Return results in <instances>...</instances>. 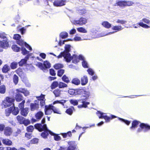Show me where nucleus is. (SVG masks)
Instances as JSON below:
<instances>
[{
    "label": "nucleus",
    "instance_id": "f257e3e1",
    "mask_svg": "<svg viewBox=\"0 0 150 150\" xmlns=\"http://www.w3.org/2000/svg\"><path fill=\"white\" fill-rule=\"evenodd\" d=\"M140 124L139 127L137 130V133H139L142 132H147L150 130V125L147 123H141L140 121L136 120H133L132 123V126L130 127V129L132 130H134L137 127L138 125Z\"/></svg>",
    "mask_w": 150,
    "mask_h": 150
},
{
    "label": "nucleus",
    "instance_id": "f03ea898",
    "mask_svg": "<svg viewBox=\"0 0 150 150\" xmlns=\"http://www.w3.org/2000/svg\"><path fill=\"white\" fill-rule=\"evenodd\" d=\"M96 114L100 119H104L106 122H109L112 119L117 118L119 120L129 125L131 123V121L117 117L114 115H111L110 117L107 115L106 113H103L100 111H98Z\"/></svg>",
    "mask_w": 150,
    "mask_h": 150
},
{
    "label": "nucleus",
    "instance_id": "7ed1b4c3",
    "mask_svg": "<svg viewBox=\"0 0 150 150\" xmlns=\"http://www.w3.org/2000/svg\"><path fill=\"white\" fill-rule=\"evenodd\" d=\"M35 129H38L39 132H42L40 134L41 136L43 138H47L49 134L52 135L53 133L48 128L46 124L42 125L41 124L37 123L35 125Z\"/></svg>",
    "mask_w": 150,
    "mask_h": 150
},
{
    "label": "nucleus",
    "instance_id": "20e7f679",
    "mask_svg": "<svg viewBox=\"0 0 150 150\" xmlns=\"http://www.w3.org/2000/svg\"><path fill=\"white\" fill-rule=\"evenodd\" d=\"M16 93L15 96V100L18 102L22 101L23 99V97L21 93H23L25 96H28L29 95V92L27 89L25 88H19L16 90Z\"/></svg>",
    "mask_w": 150,
    "mask_h": 150
},
{
    "label": "nucleus",
    "instance_id": "39448f33",
    "mask_svg": "<svg viewBox=\"0 0 150 150\" xmlns=\"http://www.w3.org/2000/svg\"><path fill=\"white\" fill-rule=\"evenodd\" d=\"M21 36L18 34H14L13 37V39L16 40V42L17 44L20 46L25 45V47L29 50L31 51L32 50L31 47L26 42H24L21 39Z\"/></svg>",
    "mask_w": 150,
    "mask_h": 150
},
{
    "label": "nucleus",
    "instance_id": "423d86ee",
    "mask_svg": "<svg viewBox=\"0 0 150 150\" xmlns=\"http://www.w3.org/2000/svg\"><path fill=\"white\" fill-rule=\"evenodd\" d=\"M70 103L74 105H78L79 103H82V104L78 105V107L79 108H86L87 106L90 104V103L88 102H86L84 100H76L74 99H71L69 100Z\"/></svg>",
    "mask_w": 150,
    "mask_h": 150
},
{
    "label": "nucleus",
    "instance_id": "0eeeda50",
    "mask_svg": "<svg viewBox=\"0 0 150 150\" xmlns=\"http://www.w3.org/2000/svg\"><path fill=\"white\" fill-rule=\"evenodd\" d=\"M4 33H0V38L4 39L2 41L0 40V47L4 49H7L9 47L8 42L7 38L4 35Z\"/></svg>",
    "mask_w": 150,
    "mask_h": 150
},
{
    "label": "nucleus",
    "instance_id": "6e6552de",
    "mask_svg": "<svg viewBox=\"0 0 150 150\" xmlns=\"http://www.w3.org/2000/svg\"><path fill=\"white\" fill-rule=\"evenodd\" d=\"M15 100V99L13 98L6 97L5 99L3 101L2 105L5 108L10 107L13 103Z\"/></svg>",
    "mask_w": 150,
    "mask_h": 150
},
{
    "label": "nucleus",
    "instance_id": "1a4fd4ad",
    "mask_svg": "<svg viewBox=\"0 0 150 150\" xmlns=\"http://www.w3.org/2000/svg\"><path fill=\"white\" fill-rule=\"evenodd\" d=\"M72 24L76 25H82L85 24L87 22V19L86 18L81 17L78 20H74L71 21Z\"/></svg>",
    "mask_w": 150,
    "mask_h": 150
},
{
    "label": "nucleus",
    "instance_id": "9d476101",
    "mask_svg": "<svg viewBox=\"0 0 150 150\" xmlns=\"http://www.w3.org/2000/svg\"><path fill=\"white\" fill-rule=\"evenodd\" d=\"M71 45H65L64 47V52L65 54V58H66V57L67 56V57L68 59V62H71V54L70 52L71 51Z\"/></svg>",
    "mask_w": 150,
    "mask_h": 150
},
{
    "label": "nucleus",
    "instance_id": "9b49d317",
    "mask_svg": "<svg viewBox=\"0 0 150 150\" xmlns=\"http://www.w3.org/2000/svg\"><path fill=\"white\" fill-rule=\"evenodd\" d=\"M71 61L72 60V62L74 64H76L79 62V60H83L84 57L81 55H79V56L74 54L73 56L71 55Z\"/></svg>",
    "mask_w": 150,
    "mask_h": 150
},
{
    "label": "nucleus",
    "instance_id": "f8f14e48",
    "mask_svg": "<svg viewBox=\"0 0 150 150\" xmlns=\"http://www.w3.org/2000/svg\"><path fill=\"white\" fill-rule=\"evenodd\" d=\"M144 23L149 24L150 23V21L146 18H143L142 20L140 21V22L137 23V25H138L140 26H141L143 28H150V26L148 25H147L144 23Z\"/></svg>",
    "mask_w": 150,
    "mask_h": 150
},
{
    "label": "nucleus",
    "instance_id": "ddd939ff",
    "mask_svg": "<svg viewBox=\"0 0 150 150\" xmlns=\"http://www.w3.org/2000/svg\"><path fill=\"white\" fill-rule=\"evenodd\" d=\"M69 146L66 150H76L77 146V143L75 141H70L68 142Z\"/></svg>",
    "mask_w": 150,
    "mask_h": 150
},
{
    "label": "nucleus",
    "instance_id": "4468645a",
    "mask_svg": "<svg viewBox=\"0 0 150 150\" xmlns=\"http://www.w3.org/2000/svg\"><path fill=\"white\" fill-rule=\"evenodd\" d=\"M38 99L37 103H39L40 101V105L41 107H42L45 105V95L41 94L40 96L37 97Z\"/></svg>",
    "mask_w": 150,
    "mask_h": 150
},
{
    "label": "nucleus",
    "instance_id": "2eb2a0df",
    "mask_svg": "<svg viewBox=\"0 0 150 150\" xmlns=\"http://www.w3.org/2000/svg\"><path fill=\"white\" fill-rule=\"evenodd\" d=\"M66 0H55L53 3L54 5L56 7L61 6L65 5Z\"/></svg>",
    "mask_w": 150,
    "mask_h": 150
},
{
    "label": "nucleus",
    "instance_id": "dca6fc26",
    "mask_svg": "<svg viewBox=\"0 0 150 150\" xmlns=\"http://www.w3.org/2000/svg\"><path fill=\"white\" fill-rule=\"evenodd\" d=\"M30 54H28L24 58L22 59L21 60L18 62L19 65L20 67H22L23 65H25L27 63V60L30 57Z\"/></svg>",
    "mask_w": 150,
    "mask_h": 150
},
{
    "label": "nucleus",
    "instance_id": "f3484780",
    "mask_svg": "<svg viewBox=\"0 0 150 150\" xmlns=\"http://www.w3.org/2000/svg\"><path fill=\"white\" fill-rule=\"evenodd\" d=\"M52 104L49 105H45V115H50L52 112V110L51 108Z\"/></svg>",
    "mask_w": 150,
    "mask_h": 150
},
{
    "label": "nucleus",
    "instance_id": "a211bd4d",
    "mask_svg": "<svg viewBox=\"0 0 150 150\" xmlns=\"http://www.w3.org/2000/svg\"><path fill=\"white\" fill-rule=\"evenodd\" d=\"M30 107L31 111L38 110L39 108V104L38 103H37V100H35L34 103H31L30 105Z\"/></svg>",
    "mask_w": 150,
    "mask_h": 150
},
{
    "label": "nucleus",
    "instance_id": "6ab92c4d",
    "mask_svg": "<svg viewBox=\"0 0 150 150\" xmlns=\"http://www.w3.org/2000/svg\"><path fill=\"white\" fill-rule=\"evenodd\" d=\"M123 28H122V27L121 26H114L113 27L112 29L113 30H116L115 31H113L112 32H110L106 34L105 35H107L111 34L114 33L121 30Z\"/></svg>",
    "mask_w": 150,
    "mask_h": 150
},
{
    "label": "nucleus",
    "instance_id": "aec40b11",
    "mask_svg": "<svg viewBox=\"0 0 150 150\" xmlns=\"http://www.w3.org/2000/svg\"><path fill=\"white\" fill-rule=\"evenodd\" d=\"M81 95L83 98L81 100H84L86 102H87L86 100L90 96V93L89 91L84 90L83 92Z\"/></svg>",
    "mask_w": 150,
    "mask_h": 150
},
{
    "label": "nucleus",
    "instance_id": "412c9836",
    "mask_svg": "<svg viewBox=\"0 0 150 150\" xmlns=\"http://www.w3.org/2000/svg\"><path fill=\"white\" fill-rule=\"evenodd\" d=\"M4 134L6 136H10L12 133V129L9 127H6L4 130Z\"/></svg>",
    "mask_w": 150,
    "mask_h": 150
},
{
    "label": "nucleus",
    "instance_id": "4be33fe9",
    "mask_svg": "<svg viewBox=\"0 0 150 150\" xmlns=\"http://www.w3.org/2000/svg\"><path fill=\"white\" fill-rule=\"evenodd\" d=\"M126 1H117L116 2V3L115 4V6H119L120 7H124L125 6L126 4Z\"/></svg>",
    "mask_w": 150,
    "mask_h": 150
},
{
    "label": "nucleus",
    "instance_id": "5701e85b",
    "mask_svg": "<svg viewBox=\"0 0 150 150\" xmlns=\"http://www.w3.org/2000/svg\"><path fill=\"white\" fill-rule=\"evenodd\" d=\"M44 115V113L42 111L38 112L35 115V118L38 121L40 120Z\"/></svg>",
    "mask_w": 150,
    "mask_h": 150
},
{
    "label": "nucleus",
    "instance_id": "b1692460",
    "mask_svg": "<svg viewBox=\"0 0 150 150\" xmlns=\"http://www.w3.org/2000/svg\"><path fill=\"white\" fill-rule=\"evenodd\" d=\"M81 84L82 86L86 85L88 82V78L86 76H84L81 78Z\"/></svg>",
    "mask_w": 150,
    "mask_h": 150
},
{
    "label": "nucleus",
    "instance_id": "393cba45",
    "mask_svg": "<svg viewBox=\"0 0 150 150\" xmlns=\"http://www.w3.org/2000/svg\"><path fill=\"white\" fill-rule=\"evenodd\" d=\"M24 46H21V50L22 53L23 55H27L28 54H30L31 55L30 57L32 55V54L29 53V52L27 50L26 48L23 47Z\"/></svg>",
    "mask_w": 150,
    "mask_h": 150
},
{
    "label": "nucleus",
    "instance_id": "a878e982",
    "mask_svg": "<svg viewBox=\"0 0 150 150\" xmlns=\"http://www.w3.org/2000/svg\"><path fill=\"white\" fill-rule=\"evenodd\" d=\"M43 66L44 70H45L51 67V64L49 62L46 60L43 62Z\"/></svg>",
    "mask_w": 150,
    "mask_h": 150
},
{
    "label": "nucleus",
    "instance_id": "bb28decb",
    "mask_svg": "<svg viewBox=\"0 0 150 150\" xmlns=\"http://www.w3.org/2000/svg\"><path fill=\"white\" fill-rule=\"evenodd\" d=\"M28 108H25L21 110V114L24 117H26L28 112Z\"/></svg>",
    "mask_w": 150,
    "mask_h": 150
},
{
    "label": "nucleus",
    "instance_id": "cd10ccee",
    "mask_svg": "<svg viewBox=\"0 0 150 150\" xmlns=\"http://www.w3.org/2000/svg\"><path fill=\"white\" fill-rule=\"evenodd\" d=\"M10 70L9 67L7 64H5L2 69V72L4 73H7Z\"/></svg>",
    "mask_w": 150,
    "mask_h": 150
},
{
    "label": "nucleus",
    "instance_id": "c85d7f7f",
    "mask_svg": "<svg viewBox=\"0 0 150 150\" xmlns=\"http://www.w3.org/2000/svg\"><path fill=\"white\" fill-rule=\"evenodd\" d=\"M12 113L14 115H16L19 112V109L18 107L13 108L12 107Z\"/></svg>",
    "mask_w": 150,
    "mask_h": 150
},
{
    "label": "nucleus",
    "instance_id": "c756f323",
    "mask_svg": "<svg viewBox=\"0 0 150 150\" xmlns=\"http://www.w3.org/2000/svg\"><path fill=\"white\" fill-rule=\"evenodd\" d=\"M71 83L76 85H78L80 84L81 83L80 80L77 78L73 79L71 81Z\"/></svg>",
    "mask_w": 150,
    "mask_h": 150
},
{
    "label": "nucleus",
    "instance_id": "7c9ffc66",
    "mask_svg": "<svg viewBox=\"0 0 150 150\" xmlns=\"http://www.w3.org/2000/svg\"><path fill=\"white\" fill-rule=\"evenodd\" d=\"M101 24L104 27L107 28H109L111 27L112 25L107 21L103 22Z\"/></svg>",
    "mask_w": 150,
    "mask_h": 150
},
{
    "label": "nucleus",
    "instance_id": "2f4dec72",
    "mask_svg": "<svg viewBox=\"0 0 150 150\" xmlns=\"http://www.w3.org/2000/svg\"><path fill=\"white\" fill-rule=\"evenodd\" d=\"M64 56H65V54H64V52H61L60 54H59V55L57 56V57L58 58H60L62 57H63L64 59L65 60V61L67 62H68L67 60H68V58H67L68 57H66V58H65Z\"/></svg>",
    "mask_w": 150,
    "mask_h": 150
},
{
    "label": "nucleus",
    "instance_id": "473e14b6",
    "mask_svg": "<svg viewBox=\"0 0 150 150\" xmlns=\"http://www.w3.org/2000/svg\"><path fill=\"white\" fill-rule=\"evenodd\" d=\"M16 119L18 122L20 124H23L25 120V118L20 115H18L16 117Z\"/></svg>",
    "mask_w": 150,
    "mask_h": 150
},
{
    "label": "nucleus",
    "instance_id": "72a5a7b5",
    "mask_svg": "<svg viewBox=\"0 0 150 150\" xmlns=\"http://www.w3.org/2000/svg\"><path fill=\"white\" fill-rule=\"evenodd\" d=\"M11 48L14 52H18L21 50V47H18L16 45H13L11 46Z\"/></svg>",
    "mask_w": 150,
    "mask_h": 150
},
{
    "label": "nucleus",
    "instance_id": "f704fd0d",
    "mask_svg": "<svg viewBox=\"0 0 150 150\" xmlns=\"http://www.w3.org/2000/svg\"><path fill=\"white\" fill-rule=\"evenodd\" d=\"M3 143L6 145L10 146L12 145V141L8 139H4L2 140Z\"/></svg>",
    "mask_w": 150,
    "mask_h": 150
},
{
    "label": "nucleus",
    "instance_id": "c9c22d12",
    "mask_svg": "<svg viewBox=\"0 0 150 150\" xmlns=\"http://www.w3.org/2000/svg\"><path fill=\"white\" fill-rule=\"evenodd\" d=\"M64 67V65L61 63H57L55 64L53 67L56 70L62 69H61Z\"/></svg>",
    "mask_w": 150,
    "mask_h": 150
},
{
    "label": "nucleus",
    "instance_id": "e433bc0d",
    "mask_svg": "<svg viewBox=\"0 0 150 150\" xmlns=\"http://www.w3.org/2000/svg\"><path fill=\"white\" fill-rule=\"evenodd\" d=\"M59 83L57 81H54L51 84V88L52 89L55 88L58 86L59 87Z\"/></svg>",
    "mask_w": 150,
    "mask_h": 150
},
{
    "label": "nucleus",
    "instance_id": "4c0bfd02",
    "mask_svg": "<svg viewBox=\"0 0 150 150\" xmlns=\"http://www.w3.org/2000/svg\"><path fill=\"white\" fill-rule=\"evenodd\" d=\"M68 36V33L66 32H62L59 35L60 38L62 39H64L67 37Z\"/></svg>",
    "mask_w": 150,
    "mask_h": 150
},
{
    "label": "nucleus",
    "instance_id": "58836bf2",
    "mask_svg": "<svg viewBox=\"0 0 150 150\" xmlns=\"http://www.w3.org/2000/svg\"><path fill=\"white\" fill-rule=\"evenodd\" d=\"M66 100H56L54 101L53 102V105L56 104H62L63 106L64 105V103H66Z\"/></svg>",
    "mask_w": 150,
    "mask_h": 150
},
{
    "label": "nucleus",
    "instance_id": "ea45409f",
    "mask_svg": "<svg viewBox=\"0 0 150 150\" xmlns=\"http://www.w3.org/2000/svg\"><path fill=\"white\" fill-rule=\"evenodd\" d=\"M61 91L59 89H57L54 91L53 93L55 97H58L60 95Z\"/></svg>",
    "mask_w": 150,
    "mask_h": 150
},
{
    "label": "nucleus",
    "instance_id": "a19ab883",
    "mask_svg": "<svg viewBox=\"0 0 150 150\" xmlns=\"http://www.w3.org/2000/svg\"><path fill=\"white\" fill-rule=\"evenodd\" d=\"M51 109H52V112H53L54 113L59 114H61V112L59 111L57 108L55 107L52 105Z\"/></svg>",
    "mask_w": 150,
    "mask_h": 150
},
{
    "label": "nucleus",
    "instance_id": "79ce46f5",
    "mask_svg": "<svg viewBox=\"0 0 150 150\" xmlns=\"http://www.w3.org/2000/svg\"><path fill=\"white\" fill-rule=\"evenodd\" d=\"M62 79L63 81L67 83H69L70 81V80L69 78L66 75H64L62 76Z\"/></svg>",
    "mask_w": 150,
    "mask_h": 150
},
{
    "label": "nucleus",
    "instance_id": "37998d69",
    "mask_svg": "<svg viewBox=\"0 0 150 150\" xmlns=\"http://www.w3.org/2000/svg\"><path fill=\"white\" fill-rule=\"evenodd\" d=\"M61 135L64 138H66L68 136L69 137H71L72 136V134L71 132L69 131L67 133H62Z\"/></svg>",
    "mask_w": 150,
    "mask_h": 150
},
{
    "label": "nucleus",
    "instance_id": "c03bdc74",
    "mask_svg": "<svg viewBox=\"0 0 150 150\" xmlns=\"http://www.w3.org/2000/svg\"><path fill=\"white\" fill-rule=\"evenodd\" d=\"M6 91V86L5 85H3L0 86V93L2 94H4Z\"/></svg>",
    "mask_w": 150,
    "mask_h": 150
},
{
    "label": "nucleus",
    "instance_id": "a18cd8bd",
    "mask_svg": "<svg viewBox=\"0 0 150 150\" xmlns=\"http://www.w3.org/2000/svg\"><path fill=\"white\" fill-rule=\"evenodd\" d=\"M12 107L6 109L5 110V112L6 115V116H9L11 113H12L11 112Z\"/></svg>",
    "mask_w": 150,
    "mask_h": 150
},
{
    "label": "nucleus",
    "instance_id": "49530a36",
    "mask_svg": "<svg viewBox=\"0 0 150 150\" xmlns=\"http://www.w3.org/2000/svg\"><path fill=\"white\" fill-rule=\"evenodd\" d=\"M74 108L73 107H72L71 108H69L67 109L66 112L70 115H71L72 114L73 112V110H74Z\"/></svg>",
    "mask_w": 150,
    "mask_h": 150
},
{
    "label": "nucleus",
    "instance_id": "de8ad7c7",
    "mask_svg": "<svg viewBox=\"0 0 150 150\" xmlns=\"http://www.w3.org/2000/svg\"><path fill=\"white\" fill-rule=\"evenodd\" d=\"M18 77L16 74H14L13 76V82L15 85H17L18 82Z\"/></svg>",
    "mask_w": 150,
    "mask_h": 150
},
{
    "label": "nucleus",
    "instance_id": "09e8293b",
    "mask_svg": "<svg viewBox=\"0 0 150 150\" xmlns=\"http://www.w3.org/2000/svg\"><path fill=\"white\" fill-rule=\"evenodd\" d=\"M84 90L83 88L76 89V96L81 95L83 92Z\"/></svg>",
    "mask_w": 150,
    "mask_h": 150
},
{
    "label": "nucleus",
    "instance_id": "8fccbe9b",
    "mask_svg": "<svg viewBox=\"0 0 150 150\" xmlns=\"http://www.w3.org/2000/svg\"><path fill=\"white\" fill-rule=\"evenodd\" d=\"M35 127L32 125H29L26 128L27 131L28 132H32Z\"/></svg>",
    "mask_w": 150,
    "mask_h": 150
},
{
    "label": "nucleus",
    "instance_id": "3c124183",
    "mask_svg": "<svg viewBox=\"0 0 150 150\" xmlns=\"http://www.w3.org/2000/svg\"><path fill=\"white\" fill-rule=\"evenodd\" d=\"M65 70L64 69H60L57 71V75L59 77H61L64 73Z\"/></svg>",
    "mask_w": 150,
    "mask_h": 150
},
{
    "label": "nucleus",
    "instance_id": "603ef678",
    "mask_svg": "<svg viewBox=\"0 0 150 150\" xmlns=\"http://www.w3.org/2000/svg\"><path fill=\"white\" fill-rule=\"evenodd\" d=\"M77 30L81 33H86L87 31L85 29V28L82 27H80L77 28Z\"/></svg>",
    "mask_w": 150,
    "mask_h": 150
},
{
    "label": "nucleus",
    "instance_id": "864d4df0",
    "mask_svg": "<svg viewBox=\"0 0 150 150\" xmlns=\"http://www.w3.org/2000/svg\"><path fill=\"white\" fill-rule=\"evenodd\" d=\"M17 65L18 63L14 62L11 63L10 67L12 69H14L16 68Z\"/></svg>",
    "mask_w": 150,
    "mask_h": 150
},
{
    "label": "nucleus",
    "instance_id": "5fc2aeb1",
    "mask_svg": "<svg viewBox=\"0 0 150 150\" xmlns=\"http://www.w3.org/2000/svg\"><path fill=\"white\" fill-rule=\"evenodd\" d=\"M82 64L83 67L84 68H87L88 67V65L87 62L85 60L84 57L83 59L82 60Z\"/></svg>",
    "mask_w": 150,
    "mask_h": 150
},
{
    "label": "nucleus",
    "instance_id": "6e6d98bb",
    "mask_svg": "<svg viewBox=\"0 0 150 150\" xmlns=\"http://www.w3.org/2000/svg\"><path fill=\"white\" fill-rule=\"evenodd\" d=\"M67 87V85L63 82L59 83V88H62Z\"/></svg>",
    "mask_w": 150,
    "mask_h": 150
},
{
    "label": "nucleus",
    "instance_id": "4d7b16f0",
    "mask_svg": "<svg viewBox=\"0 0 150 150\" xmlns=\"http://www.w3.org/2000/svg\"><path fill=\"white\" fill-rule=\"evenodd\" d=\"M77 12L80 15L85 14L86 12V11L85 9H79L77 10Z\"/></svg>",
    "mask_w": 150,
    "mask_h": 150
},
{
    "label": "nucleus",
    "instance_id": "13d9d810",
    "mask_svg": "<svg viewBox=\"0 0 150 150\" xmlns=\"http://www.w3.org/2000/svg\"><path fill=\"white\" fill-rule=\"evenodd\" d=\"M68 92L70 95L76 96V89H70L68 90Z\"/></svg>",
    "mask_w": 150,
    "mask_h": 150
},
{
    "label": "nucleus",
    "instance_id": "bf43d9fd",
    "mask_svg": "<svg viewBox=\"0 0 150 150\" xmlns=\"http://www.w3.org/2000/svg\"><path fill=\"white\" fill-rule=\"evenodd\" d=\"M25 102V100H23L22 101L21 103H19L18 105V107L21 110L23 109V108H24V105Z\"/></svg>",
    "mask_w": 150,
    "mask_h": 150
},
{
    "label": "nucleus",
    "instance_id": "052dcab7",
    "mask_svg": "<svg viewBox=\"0 0 150 150\" xmlns=\"http://www.w3.org/2000/svg\"><path fill=\"white\" fill-rule=\"evenodd\" d=\"M87 71L88 73V74L91 76H93L95 73L94 71L90 68H88L87 69Z\"/></svg>",
    "mask_w": 150,
    "mask_h": 150
},
{
    "label": "nucleus",
    "instance_id": "680f3d73",
    "mask_svg": "<svg viewBox=\"0 0 150 150\" xmlns=\"http://www.w3.org/2000/svg\"><path fill=\"white\" fill-rule=\"evenodd\" d=\"M50 74L52 76H55L56 73L55 72V71L53 69H51L49 70Z\"/></svg>",
    "mask_w": 150,
    "mask_h": 150
},
{
    "label": "nucleus",
    "instance_id": "e2e57ef3",
    "mask_svg": "<svg viewBox=\"0 0 150 150\" xmlns=\"http://www.w3.org/2000/svg\"><path fill=\"white\" fill-rule=\"evenodd\" d=\"M39 139L38 138H34L32 139L31 141V144H35L38 143Z\"/></svg>",
    "mask_w": 150,
    "mask_h": 150
},
{
    "label": "nucleus",
    "instance_id": "0e129e2a",
    "mask_svg": "<svg viewBox=\"0 0 150 150\" xmlns=\"http://www.w3.org/2000/svg\"><path fill=\"white\" fill-rule=\"evenodd\" d=\"M117 23H120L122 24H125L127 22V21L122 20L118 19L116 21Z\"/></svg>",
    "mask_w": 150,
    "mask_h": 150
},
{
    "label": "nucleus",
    "instance_id": "69168bd1",
    "mask_svg": "<svg viewBox=\"0 0 150 150\" xmlns=\"http://www.w3.org/2000/svg\"><path fill=\"white\" fill-rule=\"evenodd\" d=\"M30 122L29 120L25 119L23 124H24L25 126H27L30 124Z\"/></svg>",
    "mask_w": 150,
    "mask_h": 150
},
{
    "label": "nucleus",
    "instance_id": "338daca9",
    "mask_svg": "<svg viewBox=\"0 0 150 150\" xmlns=\"http://www.w3.org/2000/svg\"><path fill=\"white\" fill-rule=\"evenodd\" d=\"M26 30V29L24 27H22L19 29V31L22 35H23L25 33Z\"/></svg>",
    "mask_w": 150,
    "mask_h": 150
},
{
    "label": "nucleus",
    "instance_id": "774afa93",
    "mask_svg": "<svg viewBox=\"0 0 150 150\" xmlns=\"http://www.w3.org/2000/svg\"><path fill=\"white\" fill-rule=\"evenodd\" d=\"M38 67L40 68L41 69L44 70L43 68V63H42L40 62H38Z\"/></svg>",
    "mask_w": 150,
    "mask_h": 150
}]
</instances>
